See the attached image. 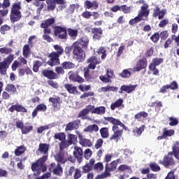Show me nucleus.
I'll return each mask as SVG.
<instances>
[{
  "instance_id": "1",
  "label": "nucleus",
  "mask_w": 179,
  "mask_h": 179,
  "mask_svg": "<svg viewBox=\"0 0 179 179\" xmlns=\"http://www.w3.org/2000/svg\"><path fill=\"white\" fill-rule=\"evenodd\" d=\"M47 155H44L42 158L39 159L36 163L32 164L31 170L34 172V176H40L41 173H44V171L47 170L45 164H44L47 160Z\"/></svg>"
},
{
  "instance_id": "2",
  "label": "nucleus",
  "mask_w": 179,
  "mask_h": 179,
  "mask_svg": "<svg viewBox=\"0 0 179 179\" xmlns=\"http://www.w3.org/2000/svg\"><path fill=\"white\" fill-rule=\"evenodd\" d=\"M20 9H22V4L20 2L15 3L12 6L10 17L13 23L20 20V18L22 17V13H20Z\"/></svg>"
},
{
  "instance_id": "3",
  "label": "nucleus",
  "mask_w": 179,
  "mask_h": 179,
  "mask_svg": "<svg viewBox=\"0 0 179 179\" xmlns=\"http://www.w3.org/2000/svg\"><path fill=\"white\" fill-rule=\"evenodd\" d=\"M121 163H122L121 159H117L116 161L111 162L109 166L108 164H106L105 173L97 176L96 179H101L110 177V171H114V170L117 169V166L118 164H121Z\"/></svg>"
},
{
  "instance_id": "4",
  "label": "nucleus",
  "mask_w": 179,
  "mask_h": 179,
  "mask_svg": "<svg viewBox=\"0 0 179 179\" xmlns=\"http://www.w3.org/2000/svg\"><path fill=\"white\" fill-rule=\"evenodd\" d=\"M73 57L76 58L78 62H82V61H85V58L86 57V55L85 54V51L82 50V48L79 46V42H75L73 43Z\"/></svg>"
},
{
  "instance_id": "5",
  "label": "nucleus",
  "mask_w": 179,
  "mask_h": 179,
  "mask_svg": "<svg viewBox=\"0 0 179 179\" xmlns=\"http://www.w3.org/2000/svg\"><path fill=\"white\" fill-rule=\"evenodd\" d=\"M148 4H143V6H141V10L139 12L137 17H136L134 19H132L129 21V24H135V23H138V22H141V20H143V17H148L149 15V10H148Z\"/></svg>"
},
{
  "instance_id": "6",
  "label": "nucleus",
  "mask_w": 179,
  "mask_h": 179,
  "mask_svg": "<svg viewBox=\"0 0 179 179\" xmlns=\"http://www.w3.org/2000/svg\"><path fill=\"white\" fill-rule=\"evenodd\" d=\"M14 57L15 55L10 54L7 57L4 58L3 62H0V73H2V75H5V73H6V69H8V68H9V65L12 64Z\"/></svg>"
},
{
  "instance_id": "7",
  "label": "nucleus",
  "mask_w": 179,
  "mask_h": 179,
  "mask_svg": "<svg viewBox=\"0 0 179 179\" xmlns=\"http://www.w3.org/2000/svg\"><path fill=\"white\" fill-rule=\"evenodd\" d=\"M122 127L120 129L118 126L113 125V131L114 134L110 137V141H116L118 142L119 139H121V136H122Z\"/></svg>"
},
{
  "instance_id": "8",
  "label": "nucleus",
  "mask_w": 179,
  "mask_h": 179,
  "mask_svg": "<svg viewBox=\"0 0 179 179\" xmlns=\"http://www.w3.org/2000/svg\"><path fill=\"white\" fill-rule=\"evenodd\" d=\"M48 57L50 59L48 62V65H50V66L59 65V55H58L57 52H52Z\"/></svg>"
},
{
  "instance_id": "9",
  "label": "nucleus",
  "mask_w": 179,
  "mask_h": 179,
  "mask_svg": "<svg viewBox=\"0 0 179 179\" xmlns=\"http://www.w3.org/2000/svg\"><path fill=\"white\" fill-rule=\"evenodd\" d=\"M87 62L90 64L87 67L88 69H96V65L101 64V60L100 59V57L92 56L87 59Z\"/></svg>"
},
{
  "instance_id": "10",
  "label": "nucleus",
  "mask_w": 179,
  "mask_h": 179,
  "mask_svg": "<svg viewBox=\"0 0 179 179\" xmlns=\"http://www.w3.org/2000/svg\"><path fill=\"white\" fill-rule=\"evenodd\" d=\"M55 22V20L53 18H50L48 20H45L43 22L41 23V27L42 29H44L43 33L44 34H50L51 33V29H49V26H51Z\"/></svg>"
},
{
  "instance_id": "11",
  "label": "nucleus",
  "mask_w": 179,
  "mask_h": 179,
  "mask_svg": "<svg viewBox=\"0 0 179 179\" xmlns=\"http://www.w3.org/2000/svg\"><path fill=\"white\" fill-rule=\"evenodd\" d=\"M171 156H173V152H169L166 157H164L163 162L159 161V163L163 164L165 167L174 165L176 162Z\"/></svg>"
},
{
  "instance_id": "12",
  "label": "nucleus",
  "mask_w": 179,
  "mask_h": 179,
  "mask_svg": "<svg viewBox=\"0 0 179 179\" xmlns=\"http://www.w3.org/2000/svg\"><path fill=\"white\" fill-rule=\"evenodd\" d=\"M78 139H79V143L81 145V146H83L84 148H90L92 145V141L86 138L85 136L82 135L80 133H78Z\"/></svg>"
},
{
  "instance_id": "13",
  "label": "nucleus",
  "mask_w": 179,
  "mask_h": 179,
  "mask_svg": "<svg viewBox=\"0 0 179 179\" xmlns=\"http://www.w3.org/2000/svg\"><path fill=\"white\" fill-rule=\"evenodd\" d=\"M55 36L61 39L66 38V29L62 27H57L55 29Z\"/></svg>"
},
{
  "instance_id": "14",
  "label": "nucleus",
  "mask_w": 179,
  "mask_h": 179,
  "mask_svg": "<svg viewBox=\"0 0 179 179\" xmlns=\"http://www.w3.org/2000/svg\"><path fill=\"white\" fill-rule=\"evenodd\" d=\"M105 121H108V122H110V124H113V125H116V127H120V128H122V129H125V125L120 121L118 119H115L113 117H104Z\"/></svg>"
},
{
  "instance_id": "15",
  "label": "nucleus",
  "mask_w": 179,
  "mask_h": 179,
  "mask_svg": "<svg viewBox=\"0 0 179 179\" xmlns=\"http://www.w3.org/2000/svg\"><path fill=\"white\" fill-rule=\"evenodd\" d=\"M92 105L87 106L84 110L79 113L78 117L82 118V120H90V117L87 116V114L92 113Z\"/></svg>"
},
{
  "instance_id": "16",
  "label": "nucleus",
  "mask_w": 179,
  "mask_h": 179,
  "mask_svg": "<svg viewBox=\"0 0 179 179\" xmlns=\"http://www.w3.org/2000/svg\"><path fill=\"white\" fill-rule=\"evenodd\" d=\"M73 155L75 157L78 159V163H82V156H83V150L80 147H74Z\"/></svg>"
},
{
  "instance_id": "17",
  "label": "nucleus",
  "mask_w": 179,
  "mask_h": 179,
  "mask_svg": "<svg viewBox=\"0 0 179 179\" xmlns=\"http://www.w3.org/2000/svg\"><path fill=\"white\" fill-rule=\"evenodd\" d=\"M79 124H80V120H77L73 122H69L66 126V131H73V129H78L79 128Z\"/></svg>"
},
{
  "instance_id": "18",
  "label": "nucleus",
  "mask_w": 179,
  "mask_h": 179,
  "mask_svg": "<svg viewBox=\"0 0 179 179\" xmlns=\"http://www.w3.org/2000/svg\"><path fill=\"white\" fill-rule=\"evenodd\" d=\"M166 9H163V10H160V8H159V7H156L154 9V13H153V16L154 17H157L158 16V19L162 20L163 19V17H164V15H166Z\"/></svg>"
},
{
  "instance_id": "19",
  "label": "nucleus",
  "mask_w": 179,
  "mask_h": 179,
  "mask_svg": "<svg viewBox=\"0 0 179 179\" xmlns=\"http://www.w3.org/2000/svg\"><path fill=\"white\" fill-rule=\"evenodd\" d=\"M148 66L146 60H140L137 62L136 66L133 69V72H139L141 69H143Z\"/></svg>"
},
{
  "instance_id": "20",
  "label": "nucleus",
  "mask_w": 179,
  "mask_h": 179,
  "mask_svg": "<svg viewBox=\"0 0 179 179\" xmlns=\"http://www.w3.org/2000/svg\"><path fill=\"white\" fill-rule=\"evenodd\" d=\"M50 170V171H52V170L54 174H56V176H61L62 174V168H61V166H59V164H57L56 166L55 163H52Z\"/></svg>"
},
{
  "instance_id": "21",
  "label": "nucleus",
  "mask_w": 179,
  "mask_h": 179,
  "mask_svg": "<svg viewBox=\"0 0 179 179\" xmlns=\"http://www.w3.org/2000/svg\"><path fill=\"white\" fill-rule=\"evenodd\" d=\"M92 113L97 114L98 115H103V114H106V107L99 106L94 108V106H92Z\"/></svg>"
},
{
  "instance_id": "22",
  "label": "nucleus",
  "mask_w": 179,
  "mask_h": 179,
  "mask_svg": "<svg viewBox=\"0 0 179 179\" xmlns=\"http://www.w3.org/2000/svg\"><path fill=\"white\" fill-rule=\"evenodd\" d=\"M173 153L174 157L179 162V142H175L172 145Z\"/></svg>"
},
{
  "instance_id": "23",
  "label": "nucleus",
  "mask_w": 179,
  "mask_h": 179,
  "mask_svg": "<svg viewBox=\"0 0 179 179\" xmlns=\"http://www.w3.org/2000/svg\"><path fill=\"white\" fill-rule=\"evenodd\" d=\"M94 159H90L89 163H87L84 166H83V173H89L92 171V167L94 165Z\"/></svg>"
},
{
  "instance_id": "24",
  "label": "nucleus",
  "mask_w": 179,
  "mask_h": 179,
  "mask_svg": "<svg viewBox=\"0 0 179 179\" xmlns=\"http://www.w3.org/2000/svg\"><path fill=\"white\" fill-rule=\"evenodd\" d=\"M42 74L48 79H55V76H57L55 73L51 70H43Z\"/></svg>"
},
{
  "instance_id": "25",
  "label": "nucleus",
  "mask_w": 179,
  "mask_h": 179,
  "mask_svg": "<svg viewBox=\"0 0 179 179\" xmlns=\"http://www.w3.org/2000/svg\"><path fill=\"white\" fill-rule=\"evenodd\" d=\"M136 87V85H122L121 87V90L122 92H126V93H131V92H134L135 90V88Z\"/></svg>"
},
{
  "instance_id": "26",
  "label": "nucleus",
  "mask_w": 179,
  "mask_h": 179,
  "mask_svg": "<svg viewBox=\"0 0 179 179\" xmlns=\"http://www.w3.org/2000/svg\"><path fill=\"white\" fill-rule=\"evenodd\" d=\"M26 152V147L24 145H20L17 147V148L15 150L14 153L15 156H22L23 153Z\"/></svg>"
},
{
  "instance_id": "27",
  "label": "nucleus",
  "mask_w": 179,
  "mask_h": 179,
  "mask_svg": "<svg viewBox=\"0 0 179 179\" xmlns=\"http://www.w3.org/2000/svg\"><path fill=\"white\" fill-rule=\"evenodd\" d=\"M145 131V125H141L139 128L136 127L133 129L134 136H141L142 132Z\"/></svg>"
},
{
  "instance_id": "28",
  "label": "nucleus",
  "mask_w": 179,
  "mask_h": 179,
  "mask_svg": "<svg viewBox=\"0 0 179 179\" xmlns=\"http://www.w3.org/2000/svg\"><path fill=\"white\" fill-rule=\"evenodd\" d=\"M55 3L59 5L57 8V10H62L66 8V1L65 0H55Z\"/></svg>"
},
{
  "instance_id": "29",
  "label": "nucleus",
  "mask_w": 179,
  "mask_h": 179,
  "mask_svg": "<svg viewBox=\"0 0 179 179\" xmlns=\"http://www.w3.org/2000/svg\"><path fill=\"white\" fill-rule=\"evenodd\" d=\"M99 126L97 124H92L84 129V132H97Z\"/></svg>"
},
{
  "instance_id": "30",
  "label": "nucleus",
  "mask_w": 179,
  "mask_h": 179,
  "mask_svg": "<svg viewBox=\"0 0 179 179\" xmlns=\"http://www.w3.org/2000/svg\"><path fill=\"white\" fill-rule=\"evenodd\" d=\"M64 87L65 89H66L69 93H71L72 94H75V93H78V90L76 89V87L72 85L66 84L64 85Z\"/></svg>"
},
{
  "instance_id": "31",
  "label": "nucleus",
  "mask_w": 179,
  "mask_h": 179,
  "mask_svg": "<svg viewBox=\"0 0 179 179\" xmlns=\"http://www.w3.org/2000/svg\"><path fill=\"white\" fill-rule=\"evenodd\" d=\"M67 141L70 145H75L78 143V136L73 134H69Z\"/></svg>"
},
{
  "instance_id": "32",
  "label": "nucleus",
  "mask_w": 179,
  "mask_h": 179,
  "mask_svg": "<svg viewBox=\"0 0 179 179\" xmlns=\"http://www.w3.org/2000/svg\"><path fill=\"white\" fill-rule=\"evenodd\" d=\"M38 150L39 152H41V153H43V155H47V153L48 152V145L41 143L39 145Z\"/></svg>"
},
{
  "instance_id": "33",
  "label": "nucleus",
  "mask_w": 179,
  "mask_h": 179,
  "mask_svg": "<svg viewBox=\"0 0 179 179\" xmlns=\"http://www.w3.org/2000/svg\"><path fill=\"white\" fill-rule=\"evenodd\" d=\"M107 50H106V48L104 47L101 46L97 50V53L99 55H101V59H106V57H107Z\"/></svg>"
},
{
  "instance_id": "34",
  "label": "nucleus",
  "mask_w": 179,
  "mask_h": 179,
  "mask_svg": "<svg viewBox=\"0 0 179 179\" xmlns=\"http://www.w3.org/2000/svg\"><path fill=\"white\" fill-rule=\"evenodd\" d=\"M123 101L122 99H118L115 103H111L110 110H115V108H118V107H121L122 106Z\"/></svg>"
},
{
  "instance_id": "35",
  "label": "nucleus",
  "mask_w": 179,
  "mask_h": 179,
  "mask_svg": "<svg viewBox=\"0 0 179 179\" xmlns=\"http://www.w3.org/2000/svg\"><path fill=\"white\" fill-rule=\"evenodd\" d=\"M82 45L83 48H86L89 45V39L87 37L81 38L79 40L78 45Z\"/></svg>"
},
{
  "instance_id": "36",
  "label": "nucleus",
  "mask_w": 179,
  "mask_h": 179,
  "mask_svg": "<svg viewBox=\"0 0 179 179\" xmlns=\"http://www.w3.org/2000/svg\"><path fill=\"white\" fill-rule=\"evenodd\" d=\"M63 69H72L75 68V64L71 62H64L62 64Z\"/></svg>"
},
{
  "instance_id": "37",
  "label": "nucleus",
  "mask_w": 179,
  "mask_h": 179,
  "mask_svg": "<svg viewBox=\"0 0 179 179\" xmlns=\"http://www.w3.org/2000/svg\"><path fill=\"white\" fill-rule=\"evenodd\" d=\"M69 79H71V80H73L74 82H78V83H83V82L85 80L80 76H76L75 74L71 75L69 76Z\"/></svg>"
},
{
  "instance_id": "38",
  "label": "nucleus",
  "mask_w": 179,
  "mask_h": 179,
  "mask_svg": "<svg viewBox=\"0 0 179 179\" xmlns=\"http://www.w3.org/2000/svg\"><path fill=\"white\" fill-rule=\"evenodd\" d=\"M59 97H55V98H50L49 101L50 103H52V106L55 108H58V104H59Z\"/></svg>"
},
{
  "instance_id": "39",
  "label": "nucleus",
  "mask_w": 179,
  "mask_h": 179,
  "mask_svg": "<svg viewBox=\"0 0 179 179\" xmlns=\"http://www.w3.org/2000/svg\"><path fill=\"white\" fill-rule=\"evenodd\" d=\"M117 90L118 88L117 87H112L110 85L101 88V92H117Z\"/></svg>"
},
{
  "instance_id": "40",
  "label": "nucleus",
  "mask_w": 179,
  "mask_h": 179,
  "mask_svg": "<svg viewBox=\"0 0 179 179\" xmlns=\"http://www.w3.org/2000/svg\"><path fill=\"white\" fill-rule=\"evenodd\" d=\"M32 129H33V126L30 124L24 125L21 130L22 134H23L24 135H26L29 134L31 131H32Z\"/></svg>"
},
{
  "instance_id": "41",
  "label": "nucleus",
  "mask_w": 179,
  "mask_h": 179,
  "mask_svg": "<svg viewBox=\"0 0 179 179\" xmlns=\"http://www.w3.org/2000/svg\"><path fill=\"white\" fill-rule=\"evenodd\" d=\"M12 52V49L10 48H6V47H3L0 48V54L1 55H8Z\"/></svg>"
},
{
  "instance_id": "42",
  "label": "nucleus",
  "mask_w": 179,
  "mask_h": 179,
  "mask_svg": "<svg viewBox=\"0 0 179 179\" xmlns=\"http://www.w3.org/2000/svg\"><path fill=\"white\" fill-rule=\"evenodd\" d=\"M6 92H8L10 94H13V93H16V87L12 84L7 85V86L6 87Z\"/></svg>"
},
{
  "instance_id": "43",
  "label": "nucleus",
  "mask_w": 179,
  "mask_h": 179,
  "mask_svg": "<svg viewBox=\"0 0 179 179\" xmlns=\"http://www.w3.org/2000/svg\"><path fill=\"white\" fill-rule=\"evenodd\" d=\"M30 54V47L29 45H24L22 48V55L24 58H27L29 57V55Z\"/></svg>"
},
{
  "instance_id": "44",
  "label": "nucleus",
  "mask_w": 179,
  "mask_h": 179,
  "mask_svg": "<svg viewBox=\"0 0 179 179\" xmlns=\"http://www.w3.org/2000/svg\"><path fill=\"white\" fill-rule=\"evenodd\" d=\"M117 169L119 171H127V173H132L131 167H129L128 165H120Z\"/></svg>"
},
{
  "instance_id": "45",
  "label": "nucleus",
  "mask_w": 179,
  "mask_h": 179,
  "mask_svg": "<svg viewBox=\"0 0 179 179\" xmlns=\"http://www.w3.org/2000/svg\"><path fill=\"white\" fill-rule=\"evenodd\" d=\"M100 134H101V138H108V135H109L108 129L106 127L101 128L100 129Z\"/></svg>"
},
{
  "instance_id": "46",
  "label": "nucleus",
  "mask_w": 179,
  "mask_h": 179,
  "mask_svg": "<svg viewBox=\"0 0 179 179\" xmlns=\"http://www.w3.org/2000/svg\"><path fill=\"white\" fill-rule=\"evenodd\" d=\"M132 71H134V69H125L121 73L120 76L122 78H129V76H131V72H132Z\"/></svg>"
},
{
  "instance_id": "47",
  "label": "nucleus",
  "mask_w": 179,
  "mask_h": 179,
  "mask_svg": "<svg viewBox=\"0 0 179 179\" xmlns=\"http://www.w3.org/2000/svg\"><path fill=\"white\" fill-rule=\"evenodd\" d=\"M67 31L70 37H72L73 39L76 38V36H78V29H72L69 28L68 29Z\"/></svg>"
},
{
  "instance_id": "48",
  "label": "nucleus",
  "mask_w": 179,
  "mask_h": 179,
  "mask_svg": "<svg viewBox=\"0 0 179 179\" xmlns=\"http://www.w3.org/2000/svg\"><path fill=\"white\" fill-rule=\"evenodd\" d=\"M55 0H47L48 9L54 10L55 9Z\"/></svg>"
},
{
  "instance_id": "49",
  "label": "nucleus",
  "mask_w": 179,
  "mask_h": 179,
  "mask_svg": "<svg viewBox=\"0 0 179 179\" xmlns=\"http://www.w3.org/2000/svg\"><path fill=\"white\" fill-rule=\"evenodd\" d=\"M54 48L56 51L55 52L56 54H57L59 55V57H60V55H62V54H64V48H62V46L55 45H54Z\"/></svg>"
},
{
  "instance_id": "50",
  "label": "nucleus",
  "mask_w": 179,
  "mask_h": 179,
  "mask_svg": "<svg viewBox=\"0 0 179 179\" xmlns=\"http://www.w3.org/2000/svg\"><path fill=\"white\" fill-rule=\"evenodd\" d=\"M174 134H175L174 129L164 130L163 136H164V138H167V136H173V135H174Z\"/></svg>"
},
{
  "instance_id": "51",
  "label": "nucleus",
  "mask_w": 179,
  "mask_h": 179,
  "mask_svg": "<svg viewBox=\"0 0 179 179\" xmlns=\"http://www.w3.org/2000/svg\"><path fill=\"white\" fill-rule=\"evenodd\" d=\"M15 111L18 113H27V109L20 104L15 105Z\"/></svg>"
},
{
  "instance_id": "52",
  "label": "nucleus",
  "mask_w": 179,
  "mask_h": 179,
  "mask_svg": "<svg viewBox=\"0 0 179 179\" xmlns=\"http://www.w3.org/2000/svg\"><path fill=\"white\" fill-rule=\"evenodd\" d=\"M169 121V125L171 127H176V125H178V119L176 117H170Z\"/></svg>"
},
{
  "instance_id": "53",
  "label": "nucleus",
  "mask_w": 179,
  "mask_h": 179,
  "mask_svg": "<svg viewBox=\"0 0 179 179\" xmlns=\"http://www.w3.org/2000/svg\"><path fill=\"white\" fill-rule=\"evenodd\" d=\"M43 64L40 61H36L34 62L33 71L34 72H38V69Z\"/></svg>"
},
{
  "instance_id": "54",
  "label": "nucleus",
  "mask_w": 179,
  "mask_h": 179,
  "mask_svg": "<svg viewBox=\"0 0 179 179\" xmlns=\"http://www.w3.org/2000/svg\"><path fill=\"white\" fill-rule=\"evenodd\" d=\"M147 117H148V113H146L145 112H141L137 113L135 115L136 120H140L141 118H146Z\"/></svg>"
},
{
  "instance_id": "55",
  "label": "nucleus",
  "mask_w": 179,
  "mask_h": 179,
  "mask_svg": "<svg viewBox=\"0 0 179 179\" xmlns=\"http://www.w3.org/2000/svg\"><path fill=\"white\" fill-rule=\"evenodd\" d=\"M10 30V27L8 25H3L0 28V33L1 34H6V31H9Z\"/></svg>"
},
{
  "instance_id": "56",
  "label": "nucleus",
  "mask_w": 179,
  "mask_h": 179,
  "mask_svg": "<svg viewBox=\"0 0 179 179\" xmlns=\"http://www.w3.org/2000/svg\"><path fill=\"white\" fill-rule=\"evenodd\" d=\"M84 76L88 82H90L92 80V76L90 74H89V69L88 68H85L84 69Z\"/></svg>"
},
{
  "instance_id": "57",
  "label": "nucleus",
  "mask_w": 179,
  "mask_h": 179,
  "mask_svg": "<svg viewBox=\"0 0 179 179\" xmlns=\"http://www.w3.org/2000/svg\"><path fill=\"white\" fill-rule=\"evenodd\" d=\"M55 139H59V141H61V142L65 141V134L64 133H60V134H57L55 135Z\"/></svg>"
},
{
  "instance_id": "58",
  "label": "nucleus",
  "mask_w": 179,
  "mask_h": 179,
  "mask_svg": "<svg viewBox=\"0 0 179 179\" xmlns=\"http://www.w3.org/2000/svg\"><path fill=\"white\" fill-rule=\"evenodd\" d=\"M103 169H104V167L103 166V164L101 162H99L94 165V169L96 170L98 173L103 171Z\"/></svg>"
},
{
  "instance_id": "59",
  "label": "nucleus",
  "mask_w": 179,
  "mask_h": 179,
  "mask_svg": "<svg viewBox=\"0 0 179 179\" xmlns=\"http://www.w3.org/2000/svg\"><path fill=\"white\" fill-rule=\"evenodd\" d=\"M78 89L81 90V92H87V90H90V85L82 84L79 85Z\"/></svg>"
},
{
  "instance_id": "60",
  "label": "nucleus",
  "mask_w": 179,
  "mask_h": 179,
  "mask_svg": "<svg viewBox=\"0 0 179 179\" xmlns=\"http://www.w3.org/2000/svg\"><path fill=\"white\" fill-rule=\"evenodd\" d=\"M48 84L49 86H51V87H53V89H58L59 87V85L52 80H48Z\"/></svg>"
},
{
  "instance_id": "61",
  "label": "nucleus",
  "mask_w": 179,
  "mask_h": 179,
  "mask_svg": "<svg viewBox=\"0 0 179 179\" xmlns=\"http://www.w3.org/2000/svg\"><path fill=\"white\" fill-rule=\"evenodd\" d=\"M36 109L38 110V111H45L47 110V106H45L44 103H41V104H39L36 107Z\"/></svg>"
},
{
  "instance_id": "62",
  "label": "nucleus",
  "mask_w": 179,
  "mask_h": 179,
  "mask_svg": "<svg viewBox=\"0 0 179 179\" xmlns=\"http://www.w3.org/2000/svg\"><path fill=\"white\" fill-rule=\"evenodd\" d=\"M121 10H122L124 13H131V12H132L131 7H128L127 6H122Z\"/></svg>"
},
{
  "instance_id": "63",
  "label": "nucleus",
  "mask_w": 179,
  "mask_h": 179,
  "mask_svg": "<svg viewBox=\"0 0 179 179\" xmlns=\"http://www.w3.org/2000/svg\"><path fill=\"white\" fill-rule=\"evenodd\" d=\"M70 143L68 142V141H63L61 142L60 143V149H65L66 148H68L69 146H70Z\"/></svg>"
},
{
  "instance_id": "64",
  "label": "nucleus",
  "mask_w": 179,
  "mask_h": 179,
  "mask_svg": "<svg viewBox=\"0 0 179 179\" xmlns=\"http://www.w3.org/2000/svg\"><path fill=\"white\" fill-rule=\"evenodd\" d=\"M92 150L87 148V150H85V157L87 160H88V159H90L91 156H92Z\"/></svg>"
}]
</instances>
